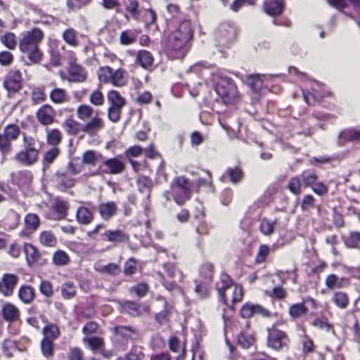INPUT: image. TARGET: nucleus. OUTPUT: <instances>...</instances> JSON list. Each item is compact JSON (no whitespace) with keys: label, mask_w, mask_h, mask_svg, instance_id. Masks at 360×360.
<instances>
[{"label":"nucleus","mask_w":360,"mask_h":360,"mask_svg":"<svg viewBox=\"0 0 360 360\" xmlns=\"http://www.w3.org/2000/svg\"><path fill=\"white\" fill-rule=\"evenodd\" d=\"M244 178V172L241 167L236 165L234 167H229L220 177V180L223 182H231L233 184L240 183Z\"/></svg>","instance_id":"28"},{"label":"nucleus","mask_w":360,"mask_h":360,"mask_svg":"<svg viewBox=\"0 0 360 360\" xmlns=\"http://www.w3.org/2000/svg\"><path fill=\"white\" fill-rule=\"evenodd\" d=\"M197 236L195 238L196 245L201 248L203 246L204 239L203 237L208 236L210 233L209 227L205 220L200 221L195 227Z\"/></svg>","instance_id":"52"},{"label":"nucleus","mask_w":360,"mask_h":360,"mask_svg":"<svg viewBox=\"0 0 360 360\" xmlns=\"http://www.w3.org/2000/svg\"><path fill=\"white\" fill-rule=\"evenodd\" d=\"M193 186V182L184 176L173 179L170 184V194L178 205L182 206L191 199Z\"/></svg>","instance_id":"6"},{"label":"nucleus","mask_w":360,"mask_h":360,"mask_svg":"<svg viewBox=\"0 0 360 360\" xmlns=\"http://www.w3.org/2000/svg\"><path fill=\"white\" fill-rule=\"evenodd\" d=\"M112 343L116 349L124 351L127 349L130 341L139 336L138 330L131 326H117L112 329Z\"/></svg>","instance_id":"11"},{"label":"nucleus","mask_w":360,"mask_h":360,"mask_svg":"<svg viewBox=\"0 0 360 360\" xmlns=\"http://www.w3.org/2000/svg\"><path fill=\"white\" fill-rule=\"evenodd\" d=\"M38 239L39 243L45 248H55L58 245L57 237L51 230L41 231Z\"/></svg>","instance_id":"38"},{"label":"nucleus","mask_w":360,"mask_h":360,"mask_svg":"<svg viewBox=\"0 0 360 360\" xmlns=\"http://www.w3.org/2000/svg\"><path fill=\"white\" fill-rule=\"evenodd\" d=\"M101 164L98 166V174L117 175L122 173L125 169V164L118 157L105 158L101 160Z\"/></svg>","instance_id":"16"},{"label":"nucleus","mask_w":360,"mask_h":360,"mask_svg":"<svg viewBox=\"0 0 360 360\" xmlns=\"http://www.w3.org/2000/svg\"><path fill=\"white\" fill-rule=\"evenodd\" d=\"M62 37L65 42L72 47H77L79 46L77 32L72 27L65 30L62 34Z\"/></svg>","instance_id":"54"},{"label":"nucleus","mask_w":360,"mask_h":360,"mask_svg":"<svg viewBox=\"0 0 360 360\" xmlns=\"http://www.w3.org/2000/svg\"><path fill=\"white\" fill-rule=\"evenodd\" d=\"M239 315L245 319H250L255 315H259L263 318L270 319L274 315H277V313H273L269 309L260 304L247 302L242 305L239 311Z\"/></svg>","instance_id":"18"},{"label":"nucleus","mask_w":360,"mask_h":360,"mask_svg":"<svg viewBox=\"0 0 360 360\" xmlns=\"http://www.w3.org/2000/svg\"><path fill=\"white\" fill-rule=\"evenodd\" d=\"M237 34L238 31L235 25L221 23L216 32V38L219 43L226 46L236 39Z\"/></svg>","instance_id":"20"},{"label":"nucleus","mask_w":360,"mask_h":360,"mask_svg":"<svg viewBox=\"0 0 360 360\" xmlns=\"http://www.w3.org/2000/svg\"><path fill=\"white\" fill-rule=\"evenodd\" d=\"M283 326H287L288 323L284 319H281L266 328V346L276 352L288 351L291 343L288 332L278 328Z\"/></svg>","instance_id":"5"},{"label":"nucleus","mask_w":360,"mask_h":360,"mask_svg":"<svg viewBox=\"0 0 360 360\" xmlns=\"http://www.w3.org/2000/svg\"><path fill=\"white\" fill-rule=\"evenodd\" d=\"M324 283L328 290L346 288L351 284L349 278L345 276L340 277L335 274H328L325 278Z\"/></svg>","instance_id":"23"},{"label":"nucleus","mask_w":360,"mask_h":360,"mask_svg":"<svg viewBox=\"0 0 360 360\" xmlns=\"http://www.w3.org/2000/svg\"><path fill=\"white\" fill-rule=\"evenodd\" d=\"M97 75L99 81L105 84H110L116 87H123L128 82V72L122 68L115 70L108 65L101 66L98 69Z\"/></svg>","instance_id":"9"},{"label":"nucleus","mask_w":360,"mask_h":360,"mask_svg":"<svg viewBox=\"0 0 360 360\" xmlns=\"http://www.w3.org/2000/svg\"><path fill=\"white\" fill-rule=\"evenodd\" d=\"M214 266L212 262H206L202 264L198 269V279L213 282L214 274Z\"/></svg>","instance_id":"37"},{"label":"nucleus","mask_w":360,"mask_h":360,"mask_svg":"<svg viewBox=\"0 0 360 360\" xmlns=\"http://www.w3.org/2000/svg\"><path fill=\"white\" fill-rule=\"evenodd\" d=\"M23 250L27 264L30 267L42 266L47 264V259L43 257L42 253L33 244L25 243Z\"/></svg>","instance_id":"19"},{"label":"nucleus","mask_w":360,"mask_h":360,"mask_svg":"<svg viewBox=\"0 0 360 360\" xmlns=\"http://www.w3.org/2000/svg\"><path fill=\"white\" fill-rule=\"evenodd\" d=\"M310 324L316 328L323 330L327 333L334 332L333 324L329 323L326 317H316L310 322Z\"/></svg>","instance_id":"59"},{"label":"nucleus","mask_w":360,"mask_h":360,"mask_svg":"<svg viewBox=\"0 0 360 360\" xmlns=\"http://www.w3.org/2000/svg\"><path fill=\"white\" fill-rule=\"evenodd\" d=\"M44 37L43 31L38 27L21 34L18 43L19 50L27 56L31 64H38L43 58L44 54L39 45Z\"/></svg>","instance_id":"2"},{"label":"nucleus","mask_w":360,"mask_h":360,"mask_svg":"<svg viewBox=\"0 0 360 360\" xmlns=\"http://www.w3.org/2000/svg\"><path fill=\"white\" fill-rule=\"evenodd\" d=\"M302 181L300 175L291 177L288 183L286 188L295 195H299L302 193Z\"/></svg>","instance_id":"57"},{"label":"nucleus","mask_w":360,"mask_h":360,"mask_svg":"<svg viewBox=\"0 0 360 360\" xmlns=\"http://www.w3.org/2000/svg\"><path fill=\"white\" fill-rule=\"evenodd\" d=\"M61 295L65 300H71L77 295L76 286L73 282L68 281L61 286Z\"/></svg>","instance_id":"62"},{"label":"nucleus","mask_w":360,"mask_h":360,"mask_svg":"<svg viewBox=\"0 0 360 360\" xmlns=\"http://www.w3.org/2000/svg\"><path fill=\"white\" fill-rule=\"evenodd\" d=\"M44 326L41 334L42 339L40 342V349L42 355L47 358H51L54 354V341L61 335L60 329L57 323L48 322Z\"/></svg>","instance_id":"8"},{"label":"nucleus","mask_w":360,"mask_h":360,"mask_svg":"<svg viewBox=\"0 0 360 360\" xmlns=\"http://www.w3.org/2000/svg\"><path fill=\"white\" fill-rule=\"evenodd\" d=\"M193 282L195 283L194 292L200 298H207L210 295L212 283L198 278H195Z\"/></svg>","instance_id":"42"},{"label":"nucleus","mask_w":360,"mask_h":360,"mask_svg":"<svg viewBox=\"0 0 360 360\" xmlns=\"http://www.w3.org/2000/svg\"><path fill=\"white\" fill-rule=\"evenodd\" d=\"M49 97L51 101L56 105L68 103L70 100L67 91L58 87H56L51 91Z\"/></svg>","instance_id":"43"},{"label":"nucleus","mask_w":360,"mask_h":360,"mask_svg":"<svg viewBox=\"0 0 360 360\" xmlns=\"http://www.w3.org/2000/svg\"><path fill=\"white\" fill-rule=\"evenodd\" d=\"M76 219L79 224L88 225L93 222L94 214L88 207L80 206L76 212Z\"/></svg>","instance_id":"39"},{"label":"nucleus","mask_w":360,"mask_h":360,"mask_svg":"<svg viewBox=\"0 0 360 360\" xmlns=\"http://www.w3.org/2000/svg\"><path fill=\"white\" fill-rule=\"evenodd\" d=\"M19 277L14 274H3L0 281V294L4 297H11L18 283Z\"/></svg>","instance_id":"22"},{"label":"nucleus","mask_w":360,"mask_h":360,"mask_svg":"<svg viewBox=\"0 0 360 360\" xmlns=\"http://www.w3.org/2000/svg\"><path fill=\"white\" fill-rule=\"evenodd\" d=\"M103 155L100 153H96L94 150H86L82 156V162L86 165H94L96 162L101 161Z\"/></svg>","instance_id":"60"},{"label":"nucleus","mask_w":360,"mask_h":360,"mask_svg":"<svg viewBox=\"0 0 360 360\" xmlns=\"http://www.w3.org/2000/svg\"><path fill=\"white\" fill-rule=\"evenodd\" d=\"M46 143L52 147H58L62 142L63 134L58 129H46Z\"/></svg>","instance_id":"50"},{"label":"nucleus","mask_w":360,"mask_h":360,"mask_svg":"<svg viewBox=\"0 0 360 360\" xmlns=\"http://www.w3.org/2000/svg\"><path fill=\"white\" fill-rule=\"evenodd\" d=\"M103 240L115 246H118L120 244L127 243L129 240V237L126 232L121 229H108L104 232Z\"/></svg>","instance_id":"25"},{"label":"nucleus","mask_w":360,"mask_h":360,"mask_svg":"<svg viewBox=\"0 0 360 360\" xmlns=\"http://www.w3.org/2000/svg\"><path fill=\"white\" fill-rule=\"evenodd\" d=\"M25 227L22 231V235H30L34 233L40 226V219L35 213H28L25 215Z\"/></svg>","instance_id":"32"},{"label":"nucleus","mask_w":360,"mask_h":360,"mask_svg":"<svg viewBox=\"0 0 360 360\" xmlns=\"http://www.w3.org/2000/svg\"><path fill=\"white\" fill-rule=\"evenodd\" d=\"M54 181L60 188L67 189L72 188L76 183L75 178L65 171H57L54 176Z\"/></svg>","instance_id":"30"},{"label":"nucleus","mask_w":360,"mask_h":360,"mask_svg":"<svg viewBox=\"0 0 360 360\" xmlns=\"http://www.w3.org/2000/svg\"><path fill=\"white\" fill-rule=\"evenodd\" d=\"M357 141H360V130L348 129L341 131L340 134V141L342 143Z\"/></svg>","instance_id":"56"},{"label":"nucleus","mask_w":360,"mask_h":360,"mask_svg":"<svg viewBox=\"0 0 360 360\" xmlns=\"http://www.w3.org/2000/svg\"><path fill=\"white\" fill-rule=\"evenodd\" d=\"M214 89L218 98L224 105H233L240 101L238 87L232 79L221 78L216 84Z\"/></svg>","instance_id":"7"},{"label":"nucleus","mask_w":360,"mask_h":360,"mask_svg":"<svg viewBox=\"0 0 360 360\" xmlns=\"http://www.w3.org/2000/svg\"><path fill=\"white\" fill-rule=\"evenodd\" d=\"M244 82L255 94H259L263 87V80L259 75H248Z\"/></svg>","instance_id":"47"},{"label":"nucleus","mask_w":360,"mask_h":360,"mask_svg":"<svg viewBox=\"0 0 360 360\" xmlns=\"http://www.w3.org/2000/svg\"><path fill=\"white\" fill-rule=\"evenodd\" d=\"M136 184L141 193L150 192L153 186V180L144 175H141L137 179Z\"/></svg>","instance_id":"64"},{"label":"nucleus","mask_w":360,"mask_h":360,"mask_svg":"<svg viewBox=\"0 0 360 360\" xmlns=\"http://www.w3.org/2000/svg\"><path fill=\"white\" fill-rule=\"evenodd\" d=\"M126 17L129 15L132 19L139 20L141 16L139 2L138 0H128L125 5Z\"/></svg>","instance_id":"53"},{"label":"nucleus","mask_w":360,"mask_h":360,"mask_svg":"<svg viewBox=\"0 0 360 360\" xmlns=\"http://www.w3.org/2000/svg\"><path fill=\"white\" fill-rule=\"evenodd\" d=\"M83 342L93 352H99L105 345L104 338L99 336L85 337Z\"/></svg>","instance_id":"46"},{"label":"nucleus","mask_w":360,"mask_h":360,"mask_svg":"<svg viewBox=\"0 0 360 360\" xmlns=\"http://www.w3.org/2000/svg\"><path fill=\"white\" fill-rule=\"evenodd\" d=\"M52 262L57 266H64L70 262V257L64 250H58L53 254Z\"/></svg>","instance_id":"55"},{"label":"nucleus","mask_w":360,"mask_h":360,"mask_svg":"<svg viewBox=\"0 0 360 360\" xmlns=\"http://www.w3.org/2000/svg\"><path fill=\"white\" fill-rule=\"evenodd\" d=\"M1 43L9 50H15L18 42L16 36L13 32H6L0 37Z\"/></svg>","instance_id":"58"},{"label":"nucleus","mask_w":360,"mask_h":360,"mask_svg":"<svg viewBox=\"0 0 360 360\" xmlns=\"http://www.w3.org/2000/svg\"><path fill=\"white\" fill-rule=\"evenodd\" d=\"M285 8L283 0H265L262 4L263 11L271 17L281 15Z\"/></svg>","instance_id":"29"},{"label":"nucleus","mask_w":360,"mask_h":360,"mask_svg":"<svg viewBox=\"0 0 360 360\" xmlns=\"http://www.w3.org/2000/svg\"><path fill=\"white\" fill-rule=\"evenodd\" d=\"M35 297V289L32 285L24 284L20 286L18 291V297L23 304H31L34 300Z\"/></svg>","instance_id":"35"},{"label":"nucleus","mask_w":360,"mask_h":360,"mask_svg":"<svg viewBox=\"0 0 360 360\" xmlns=\"http://www.w3.org/2000/svg\"><path fill=\"white\" fill-rule=\"evenodd\" d=\"M56 110L50 104H44L36 111V118L43 126L51 125L57 122Z\"/></svg>","instance_id":"21"},{"label":"nucleus","mask_w":360,"mask_h":360,"mask_svg":"<svg viewBox=\"0 0 360 360\" xmlns=\"http://www.w3.org/2000/svg\"><path fill=\"white\" fill-rule=\"evenodd\" d=\"M3 319L10 323L20 322V311L17 306L11 302H6L1 310Z\"/></svg>","instance_id":"26"},{"label":"nucleus","mask_w":360,"mask_h":360,"mask_svg":"<svg viewBox=\"0 0 360 360\" xmlns=\"http://www.w3.org/2000/svg\"><path fill=\"white\" fill-rule=\"evenodd\" d=\"M159 299L163 300V298ZM164 300L165 304L163 309L155 314L154 317L155 322L160 326H163L168 323L169 322L170 315L172 314V307L165 299Z\"/></svg>","instance_id":"45"},{"label":"nucleus","mask_w":360,"mask_h":360,"mask_svg":"<svg viewBox=\"0 0 360 360\" xmlns=\"http://www.w3.org/2000/svg\"><path fill=\"white\" fill-rule=\"evenodd\" d=\"M21 129L18 124L6 125L0 133V154L6 158L13 150V143L18 141L21 135Z\"/></svg>","instance_id":"10"},{"label":"nucleus","mask_w":360,"mask_h":360,"mask_svg":"<svg viewBox=\"0 0 360 360\" xmlns=\"http://www.w3.org/2000/svg\"><path fill=\"white\" fill-rule=\"evenodd\" d=\"M136 34L132 30H126L120 33V42L123 46H128L136 41Z\"/></svg>","instance_id":"63"},{"label":"nucleus","mask_w":360,"mask_h":360,"mask_svg":"<svg viewBox=\"0 0 360 360\" xmlns=\"http://www.w3.org/2000/svg\"><path fill=\"white\" fill-rule=\"evenodd\" d=\"M68 72V80L72 82H84L87 79V73L84 68L77 63H71Z\"/></svg>","instance_id":"31"},{"label":"nucleus","mask_w":360,"mask_h":360,"mask_svg":"<svg viewBox=\"0 0 360 360\" xmlns=\"http://www.w3.org/2000/svg\"><path fill=\"white\" fill-rule=\"evenodd\" d=\"M300 176L304 188H310L315 194L321 197L328 194V185L323 181H319V175L314 169L304 170Z\"/></svg>","instance_id":"13"},{"label":"nucleus","mask_w":360,"mask_h":360,"mask_svg":"<svg viewBox=\"0 0 360 360\" xmlns=\"http://www.w3.org/2000/svg\"><path fill=\"white\" fill-rule=\"evenodd\" d=\"M23 86V77L20 70H10L5 75L3 86L6 90L8 96L13 97L20 91Z\"/></svg>","instance_id":"15"},{"label":"nucleus","mask_w":360,"mask_h":360,"mask_svg":"<svg viewBox=\"0 0 360 360\" xmlns=\"http://www.w3.org/2000/svg\"><path fill=\"white\" fill-rule=\"evenodd\" d=\"M93 0H65L68 13H76L92 4Z\"/></svg>","instance_id":"51"},{"label":"nucleus","mask_w":360,"mask_h":360,"mask_svg":"<svg viewBox=\"0 0 360 360\" xmlns=\"http://www.w3.org/2000/svg\"><path fill=\"white\" fill-rule=\"evenodd\" d=\"M153 62L154 58L150 51L146 50H141L138 51L136 58V63L141 68L148 70L153 66Z\"/></svg>","instance_id":"41"},{"label":"nucleus","mask_w":360,"mask_h":360,"mask_svg":"<svg viewBox=\"0 0 360 360\" xmlns=\"http://www.w3.org/2000/svg\"><path fill=\"white\" fill-rule=\"evenodd\" d=\"M307 302L310 303L313 309H317V301L311 297L303 299L300 302L292 303L289 305L288 312L291 321H297L308 314L309 309L306 305Z\"/></svg>","instance_id":"17"},{"label":"nucleus","mask_w":360,"mask_h":360,"mask_svg":"<svg viewBox=\"0 0 360 360\" xmlns=\"http://www.w3.org/2000/svg\"><path fill=\"white\" fill-rule=\"evenodd\" d=\"M120 311L131 317H139L142 314L141 306L139 303L131 300H124L120 304Z\"/></svg>","instance_id":"33"},{"label":"nucleus","mask_w":360,"mask_h":360,"mask_svg":"<svg viewBox=\"0 0 360 360\" xmlns=\"http://www.w3.org/2000/svg\"><path fill=\"white\" fill-rule=\"evenodd\" d=\"M187 44L184 37L181 39L170 33L165 42L167 56L171 60L182 59L188 53Z\"/></svg>","instance_id":"14"},{"label":"nucleus","mask_w":360,"mask_h":360,"mask_svg":"<svg viewBox=\"0 0 360 360\" xmlns=\"http://www.w3.org/2000/svg\"><path fill=\"white\" fill-rule=\"evenodd\" d=\"M41 148L37 139L23 133L22 149L15 154L13 160L22 167H32L39 161Z\"/></svg>","instance_id":"4"},{"label":"nucleus","mask_w":360,"mask_h":360,"mask_svg":"<svg viewBox=\"0 0 360 360\" xmlns=\"http://www.w3.org/2000/svg\"><path fill=\"white\" fill-rule=\"evenodd\" d=\"M237 344L243 349H249L257 342V338L254 333L240 332L237 335Z\"/></svg>","instance_id":"44"},{"label":"nucleus","mask_w":360,"mask_h":360,"mask_svg":"<svg viewBox=\"0 0 360 360\" xmlns=\"http://www.w3.org/2000/svg\"><path fill=\"white\" fill-rule=\"evenodd\" d=\"M219 281L221 285L216 288L219 301L234 311L235 304L243 300V288L240 284L234 283L231 276L226 272L221 273Z\"/></svg>","instance_id":"3"},{"label":"nucleus","mask_w":360,"mask_h":360,"mask_svg":"<svg viewBox=\"0 0 360 360\" xmlns=\"http://www.w3.org/2000/svg\"><path fill=\"white\" fill-rule=\"evenodd\" d=\"M168 346L170 351L178 354L176 360H184L186 355V343H181L176 336L172 335L169 339Z\"/></svg>","instance_id":"34"},{"label":"nucleus","mask_w":360,"mask_h":360,"mask_svg":"<svg viewBox=\"0 0 360 360\" xmlns=\"http://www.w3.org/2000/svg\"><path fill=\"white\" fill-rule=\"evenodd\" d=\"M118 207L115 201L101 202L98 204L97 211L104 221L112 219L118 212Z\"/></svg>","instance_id":"24"},{"label":"nucleus","mask_w":360,"mask_h":360,"mask_svg":"<svg viewBox=\"0 0 360 360\" xmlns=\"http://www.w3.org/2000/svg\"><path fill=\"white\" fill-rule=\"evenodd\" d=\"M60 150L58 147H52L46 150L42 158V166L44 169L49 168L58 158Z\"/></svg>","instance_id":"49"},{"label":"nucleus","mask_w":360,"mask_h":360,"mask_svg":"<svg viewBox=\"0 0 360 360\" xmlns=\"http://www.w3.org/2000/svg\"><path fill=\"white\" fill-rule=\"evenodd\" d=\"M107 101L108 120L113 123L120 122L122 110L127 105L126 98L117 90L111 89L107 93Z\"/></svg>","instance_id":"12"},{"label":"nucleus","mask_w":360,"mask_h":360,"mask_svg":"<svg viewBox=\"0 0 360 360\" xmlns=\"http://www.w3.org/2000/svg\"><path fill=\"white\" fill-rule=\"evenodd\" d=\"M77 117L86 121L91 117L84 124L81 125L72 116L68 117L61 126L70 136H76L82 131L89 136H95L105 127V122L98 111H95L93 107L86 104L79 105L77 109Z\"/></svg>","instance_id":"1"},{"label":"nucleus","mask_w":360,"mask_h":360,"mask_svg":"<svg viewBox=\"0 0 360 360\" xmlns=\"http://www.w3.org/2000/svg\"><path fill=\"white\" fill-rule=\"evenodd\" d=\"M59 41L54 39L50 41L49 44L48 53L49 54V63L53 67H59L61 65L62 56L58 49Z\"/></svg>","instance_id":"36"},{"label":"nucleus","mask_w":360,"mask_h":360,"mask_svg":"<svg viewBox=\"0 0 360 360\" xmlns=\"http://www.w3.org/2000/svg\"><path fill=\"white\" fill-rule=\"evenodd\" d=\"M331 301L338 309H345L349 304L350 299L347 292L335 290L332 295Z\"/></svg>","instance_id":"40"},{"label":"nucleus","mask_w":360,"mask_h":360,"mask_svg":"<svg viewBox=\"0 0 360 360\" xmlns=\"http://www.w3.org/2000/svg\"><path fill=\"white\" fill-rule=\"evenodd\" d=\"M193 29L191 20L183 19L179 23V25L171 33L178 37L181 39L184 37V41L188 43L193 37Z\"/></svg>","instance_id":"27"},{"label":"nucleus","mask_w":360,"mask_h":360,"mask_svg":"<svg viewBox=\"0 0 360 360\" xmlns=\"http://www.w3.org/2000/svg\"><path fill=\"white\" fill-rule=\"evenodd\" d=\"M145 13L143 15V21L146 28H153L154 30H158V16L153 8H146Z\"/></svg>","instance_id":"48"},{"label":"nucleus","mask_w":360,"mask_h":360,"mask_svg":"<svg viewBox=\"0 0 360 360\" xmlns=\"http://www.w3.org/2000/svg\"><path fill=\"white\" fill-rule=\"evenodd\" d=\"M343 242L347 248H357L360 243V232L350 231L348 236L343 238Z\"/></svg>","instance_id":"61"}]
</instances>
